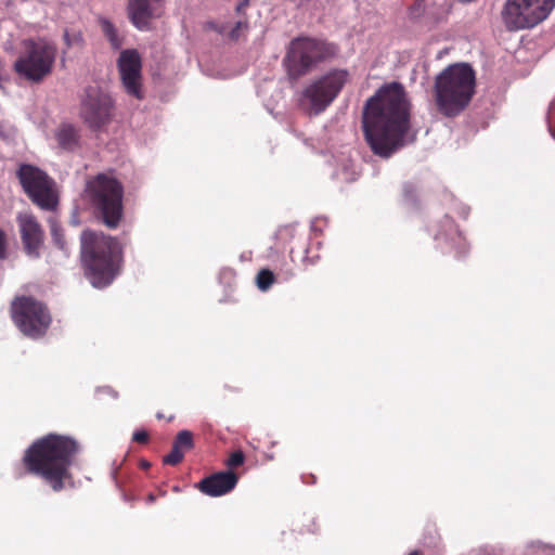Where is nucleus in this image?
Listing matches in <instances>:
<instances>
[{"label": "nucleus", "instance_id": "nucleus-1", "mask_svg": "<svg viewBox=\"0 0 555 555\" xmlns=\"http://www.w3.org/2000/svg\"><path fill=\"white\" fill-rule=\"evenodd\" d=\"M411 103L400 82L380 87L363 109V132L372 152L390 157L404 145L410 130Z\"/></svg>", "mask_w": 555, "mask_h": 555}, {"label": "nucleus", "instance_id": "nucleus-2", "mask_svg": "<svg viewBox=\"0 0 555 555\" xmlns=\"http://www.w3.org/2000/svg\"><path fill=\"white\" fill-rule=\"evenodd\" d=\"M77 451L70 437L49 434L25 450L22 464L26 474L41 479L53 492H62L74 486L70 467Z\"/></svg>", "mask_w": 555, "mask_h": 555}, {"label": "nucleus", "instance_id": "nucleus-3", "mask_svg": "<svg viewBox=\"0 0 555 555\" xmlns=\"http://www.w3.org/2000/svg\"><path fill=\"white\" fill-rule=\"evenodd\" d=\"M80 242L87 279L95 287L109 285L120 270L121 248L118 241L102 232L85 230Z\"/></svg>", "mask_w": 555, "mask_h": 555}, {"label": "nucleus", "instance_id": "nucleus-4", "mask_svg": "<svg viewBox=\"0 0 555 555\" xmlns=\"http://www.w3.org/2000/svg\"><path fill=\"white\" fill-rule=\"evenodd\" d=\"M476 87V75L468 64H453L435 79L434 98L437 109L446 117L460 115L469 105Z\"/></svg>", "mask_w": 555, "mask_h": 555}, {"label": "nucleus", "instance_id": "nucleus-5", "mask_svg": "<svg viewBox=\"0 0 555 555\" xmlns=\"http://www.w3.org/2000/svg\"><path fill=\"white\" fill-rule=\"evenodd\" d=\"M86 196L96 217L108 229H117L124 218V186L115 177L99 173L88 180Z\"/></svg>", "mask_w": 555, "mask_h": 555}, {"label": "nucleus", "instance_id": "nucleus-6", "mask_svg": "<svg viewBox=\"0 0 555 555\" xmlns=\"http://www.w3.org/2000/svg\"><path fill=\"white\" fill-rule=\"evenodd\" d=\"M337 47L323 40L298 37L291 41L284 63L288 75L293 78L308 74L315 65L332 59Z\"/></svg>", "mask_w": 555, "mask_h": 555}, {"label": "nucleus", "instance_id": "nucleus-7", "mask_svg": "<svg viewBox=\"0 0 555 555\" xmlns=\"http://www.w3.org/2000/svg\"><path fill=\"white\" fill-rule=\"evenodd\" d=\"M10 310L16 327L30 338L42 337L52 322L48 307L33 296H16Z\"/></svg>", "mask_w": 555, "mask_h": 555}, {"label": "nucleus", "instance_id": "nucleus-8", "mask_svg": "<svg viewBox=\"0 0 555 555\" xmlns=\"http://www.w3.org/2000/svg\"><path fill=\"white\" fill-rule=\"evenodd\" d=\"M555 8V0H507L502 9L508 30L530 29L542 23Z\"/></svg>", "mask_w": 555, "mask_h": 555}, {"label": "nucleus", "instance_id": "nucleus-9", "mask_svg": "<svg viewBox=\"0 0 555 555\" xmlns=\"http://www.w3.org/2000/svg\"><path fill=\"white\" fill-rule=\"evenodd\" d=\"M55 59V46L42 40H29L25 43V51L16 60L14 69L25 79L39 82L52 72Z\"/></svg>", "mask_w": 555, "mask_h": 555}, {"label": "nucleus", "instance_id": "nucleus-10", "mask_svg": "<svg viewBox=\"0 0 555 555\" xmlns=\"http://www.w3.org/2000/svg\"><path fill=\"white\" fill-rule=\"evenodd\" d=\"M347 69L336 68L327 72L312 81L302 92V100L309 104V112L318 115L322 113L340 93L349 81Z\"/></svg>", "mask_w": 555, "mask_h": 555}, {"label": "nucleus", "instance_id": "nucleus-11", "mask_svg": "<svg viewBox=\"0 0 555 555\" xmlns=\"http://www.w3.org/2000/svg\"><path fill=\"white\" fill-rule=\"evenodd\" d=\"M17 178L34 204L44 210L56 208L59 198L55 182L44 171L25 164L18 168Z\"/></svg>", "mask_w": 555, "mask_h": 555}, {"label": "nucleus", "instance_id": "nucleus-12", "mask_svg": "<svg viewBox=\"0 0 555 555\" xmlns=\"http://www.w3.org/2000/svg\"><path fill=\"white\" fill-rule=\"evenodd\" d=\"M114 103L112 98L96 89L88 88L80 104V118L92 131L107 125L113 117Z\"/></svg>", "mask_w": 555, "mask_h": 555}, {"label": "nucleus", "instance_id": "nucleus-13", "mask_svg": "<svg viewBox=\"0 0 555 555\" xmlns=\"http://www.w3.org/2000/svg\"><path fill=\"white\" fill-rule=\"evenodd\" d=\"M117 67L121 83L126 92L139 100L143 98L142 93V62L139 52L134 49H127L120 52L117 61Z\"/></svg>", "mask_w": 555, "mask_h": 555}, {"label": "nucleus", "instance_id": "nucleus-14", "mask_svg": "<svg viewBox=\"0 0 555 555\" xmlns=\"http://www.w3.org/2000/svg\"><path fill=\"white\" fill-rule=\"evenodd\" d=\"M16 221L25 253L33 258H38L44 240L41 224L31 212H20Z\"/></svg>", "mask_w": 555, "mask_h": 555}, {"label": "nucleus", "instance_id": "nucleus-15", "mask_svg": "<svg viewBox=\"0 0 555 555\" xmlns=\"http://www.w3.org/2000/svg\"><path fill=\"white\" fill-rule=\"evenodd\" d=\"M238 482V475L233 470H222L203 478L197 489L209 496H221L231 492Z\"/></svg>", "mask_w": 555, "mask_h": 555}, {"label": "nucleus", "instance_id": "nucleus-16", "mask_svg": "<svg viewBox=\"0 0 555 555\" xmlns=\"http://www.w3.org/2000/svg\"><path fill=\"white\" fill-rule=\"evenodd\" d=\"M162 0H128V16L140 30L147 29L150 21L156 16Z\"/></svg>", "mask_w": 555, "mask_h": 555}, {"label": "nucleus", "instance_id": "nucleus-17", "mask_svg": "<svg viewBox=\"0 0 555 555\" xmlns=\"http://www.w3.org/2000/svg\"><path fill=\"white\" fill-rule=\"evenodd\" d=\"M55 139L59 146L65 151L72 152L79 147V130L72 124H62L55 132Z\"/></svg>", "mask_w": 555, "mask_h": 555}, {"label": "nucleus", "instance_id": "nucleus-18", "mask_svg": "<svg viewBox=\"0 0 555 555\" xmlns=\"http://www.w3.org/2000/svg\"><path fill=\"white\" fill-rule=\"evenodd\" d=\"M207 26L210 28V29H214L216 30L217 33H219L220 35H228L229 38H231L232 40H236L241 37V35L247 30L248 28V23L246 20H240L235 23V25L231 28L229 24L227 23H222V24H217L215 22H209L207 24Z\"/></svg>", "mask_w": 555, "mask_h": 555}, {"label": "nucleus", "instance_id": "nucleus-19", "mask_svg": "<svg viewBox=\"0 0 555 555\" xmlns=\"http://www.w3.org/2000/svg\"><path fill=\"white\" fill-rule=\"evenodd\" d=\"M99 25L112 49L119 50L124 44V37L119 34L115 25L109 20L104 17L99 18Z\"/></svg>", "mask_w": 555, "mask_h": 555}, {"label": "nucleus", "instance_id": "nucleus-20", "mask_svg": "<svg viewBox=\"0 0 555 555\" xmlns=\"http://www.w3.org/2000/svg\"><path fill=\"white\" fill-rule=\"evenodd\" d=\"M48 223L50 227V232H51V236H52V241H53L54 245L56 247H59L60 249L65 250L66 249V241H65L63 229H62L60 222L55 218L51 217V218H49Z\"/></svg>", "mask_w": 555, "mask_h": 555}, {"label": "nucleus", "instance_id": "nucleus-21", "mask_svg": "<svg viewBox=\"0 0 555 555\" xmlns=\"http://www.w3.org/2000/svg\"><path fill=\"white\" fill-rule=\"evenodd\" d=\"M275 283V275L270 269H261L256 275L257 287L266 292Z\"/></svg>", "mask_w": 555, "mask_h": 555}, {"label": "nucleus", "instance_id": "nucleus-22", "mask_svg": "<svg viewBox=\"0 0 555 555\" xmlns=\"http://www.w3.org/2000/svg\"><path fill=\"white\" fill-rule=\"evenodd\" d=\"M173 443L185 453L194 448L193 434L190 430H181L177 434Z\"/></svg>", "mask_w": 555, "mask_h": 555}, {"label": "nucleus", "instance_id": "nucleus-23", "mask_svg": "<svg viewBox=\"0 0 555 555\" xmlns=\"http://www.w3.org/2000/svg\"><path fill=\"white\" fill-rule=\"evenodd\" d=\"M184 452L178 448L177 444L172 443L171 451L164 457V463L167 465L176 466L182 462Z\"/></svg>", "mask_w": 555, "mask_h": 555}, {"label": "nucleus", "instance_id": "nucleus-24", "mask_svg": "<svg viewBox=\"0 0 555 555\" xmlns=\"http://www.w3.org/2000/svg\"><path fill=\"white\" fill-rule=\"evenodd\" d=\"M245 463V454L241 450H236L230 454L228 460L225 461V465L229 468L228 470H232Z\"/></svg>", "mask_w": 555, "mask_h": 555}, {"label": "nucleus", "instance_id": "nucleus-25", "mask_svg": "<svg viewBox=\"0 0 555 555\" xmlns=\"http://www.w3.org/2000/svg\"><path fill=\"white\" fill-rule=\"evenodd\" d=\"M132 440L137 443L145 444L150 440V435L145 430H137L132 435Z\"/></svg>", "mask_w": 555, "mask_h": 555}, {"label": "nucleus", "instance_id": "nucleus-26", "mask_svg": "<svg viewBox=\"0 0 555 555\" xmlns=\"http://www.w3.org/2000/svg\"><path fill=\"white\" fill-rule=\"evenodd\" d=\"M8 257V242L7 234L3 230L0 229V259H5Z\"/></svg>", "mask_w": 555, "mask_h": 555}, {"label": "nucleus", "instance_id": "nucleus-27", "mask_svg": "<svg viewBox=\"0 0 555 555\" xmlns=\"http://www.w3.org/2000/svg\"><path fill=\"white\" fill-rule=\"evenodd\" d=\"M279 237L282 240H294L296 238L295 230L292 227H285L279 231Z\"/></svg>", "mask_w": 555, "mask_h": 555}, {"label": "nucleus", "instance_id": "nucleus-28", "mask_svg": "<svg viewBox=\"0 0 555 555\" xmlns=\"http://www.w3.org/2000/svg\"><path fill=\"white\" fill-rule=\"evenodd\" d=\"M301 248L304 249L305 251V256L302 257L301 261L305 266H312L317 262V259L319 258V256L317 257H313V258H310L308 256V249L306 248V244H301Z\"/></svg>", "mask_w": 555, "mask_h": 555}, {"label": "nucleus", "instance_id": "nucleus-29", "mask_svg": "<svg viewBox=\"0 0 555 555\" xmlns=\"http://www.w3.org/2000/svg\"><path fill=\"white\" fill-rule=\"evenodd\" d=\"M248 4H249L248 0H243V1H241V2L236 5V9H235V10H236V13H237V14L243 13V12L246 10V8L248 7Z\"/></svg>", "mask_w": 555, "mask_h": 555}, {"label": "nucleus", "instance_id": "nucleus-30", "mask_svg": "<svg viewBox=\"0 0 555 555\" xmlns=\"http://www.w3.org/2000/svg\"><path fill=\"white\" fill-rule=\"evenodd\" d=\"M64 40L68 47H70L73 44V40L70 39V36L67 31H65V34H64Z\"/></svg>", "mask_w": 555, "mask_h": 555}, {"label": "nucleus", "instance_id": "nucleus-31", "mask_svg": "<svg viewBox=\"0 0 555 555\" xmlns=\"http://www.w3.org/2000/svg\"><path fill=\"white\" fill-rule=\"evenodd\" d=\"M155 501H156V496H155L153 493H150V494L147 495V498H146V502H147L149 504H152V503H154Z\"/></svg>", "mask_w": 555, "mask_h": 555}, {"label": "nucleus", "instance_id": "nucleus-32", "mask_svg": "<svg viewBox=\"0 0 555 555\" xmlns=\"http://www.w3.org/2000/svg\"><path fill=\"white\" fill-rule=\"evenodd\" d=\"M294 254H295L294 247H291V249H289V257H291L292 261H295V255Z\"/></svg>", "mask_w": 555, "mask_h": 555}, {"label": "nucleus", "instance_id": "nucleus-33", "mask_svg": "<svg viewBox=\"0 0 555 555\" xmlns=\"http://www.w3.org/2000/svg\"><path fill=\"white\" fill-rule=\"evenodd\" d=\"M409 555H423L420 551H413Z\"/></svg>", "mask_w": 555, "mask_h": 555}, {"label": "nucleus", "instance_id": "nucleus-34", "mask_svg": "<svg viewBox=\"0 0 555 555\" xmlns=\"http://www.w3.org/2000/svg\"><path fill=\"white\" fill-rule=\"evenodd\" d=\"M551 132H552L553 138L555 139V127L551 128Z\"/></svg>", "mask_w": 555, "mask_h": 555}, {"label": "nucleus", "instance_id": "nucleus-35", "mask_svg": "<svg viewBox=\"0 0 555 555\" xmlns=\"http://www.w3.org/2000/svg\"><path fill=\"white\" fill-rule=\"evenodd\" d=\"M142 466L147 468L150 466V464L144 462V463H142Z\"/></svg>", "mask_w": 555, "mask_h": 555}, {"label": "nucleus", "instance_id": "nucleus-36", "mask_svg": "<svg viewBox=\"0 0 555 555\" xmlns=\"http://www.w3.org/2000/svg\"><path fill=\"white\" fill-rule=\"evenodd\" d=\"M156 416H157V418H159V420H160V418H163V414H160V413H158Z\"/></svg>", "mask_w": 555, "mask_h": 555}]
</instances>
